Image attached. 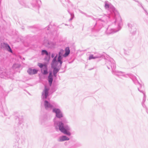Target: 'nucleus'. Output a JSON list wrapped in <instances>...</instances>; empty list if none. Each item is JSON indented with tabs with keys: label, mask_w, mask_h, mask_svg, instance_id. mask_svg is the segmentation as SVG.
<instances>
[{
	"label": "nucleus",
	"mask_w": 148,
	"mask_h": 148,
	"mask_svg": "<svg viewBox=\"0 0 148 148\" xmlns=\"http://www.w3.org/2000/svg\"><path fill=\"white\" fill-rule=\"evenodd\" d=\"M49 88L45 87L44 92L42 93V98L44 101V105L45 110H52V112L55 113L56 117L59 119L57 120L56 119H54V125L56 129H59V130L64 134L70 136L71 134V128L68 124V121L66 118L64 116V114L61 110L59 108V105L55 102H52L51 103L45 100L49 96Z\"/></svg>",
	"instance_id": "1"
},
{
	"label": "nucleus",
	"mask_w": 148,
	"mask_h": 148,
	"mask_svg": "<svg viewBox=\"0 0 148 148\" xmlns=\"http://www.w3.org/2000/svg\"><path fill=\"white\" fill-rule=\"evenodd\" d=\"M104 3L105 9L111 11V13L112 15H109L108 16L105 15L102 18L99 19L97 21L93 27L92 28V32L98 31L101 28L102 26L103 25H105L107 22L108 20L110 19L111 18L114 17L116 15L119 14L115 11V8L110 3L106 1Z\"/></svg>",
	"instance_id": "2"
},
{
	"label": "nucleus",
	"mask_w": 148,
	"mask_h": 148,
	"mask_svg": "<svg viewBox=\"0 0 148 148\" xmlns=\"http://www.w3.org/2000/svg\"><path fill=\"white\" fill-rule=\"evenodd\" d=\"M112 19V20L111 22L112 23L108 26L106 32V34L108 35L114 34L120 30L121 28L122 21L120 16L119 14L116 15L114 17L111 18L108 21ZM108 22V21L105 25H103L102 26L101 28L103 26L105 25Z\"/></svg>",
	"instance_id": "3"
},
{
	"label": "nucleus",
	"mask_w": 148,
	"mask_h": 148,
	"mask_svg": "<svg viewBox=\"0 0 148 148\" xmlns=\"http://www.w3.org/2000/svg\"><path fill=\"white\" fill-rule=\"evenodd\" d=\"M106 64L108 69L111 68L112 69V73L117 76H122L125 77H130L129 75L125 74V73L121 71L115 70L116 68L115 62L114 60L111 58H108L106 61Z\"/></svg>",
	"instance_id": "4"
},
{
	"label": "nucleus",
	"mask_w": 148,
	"mask_h": 148,
	"mask_svg": "<svg viewBox=\"0 0 148 148\" xmlns=\"http://www.w3.org/2000/svg\"><path fill=\"white\" fill-rule=\"evenodd\" d=\"M20 126L19 125L18 127L14 129L15 140L16 142L17 143L18 145L19 144H23L25 140V138L23 135H20L21 130Z\"/></svg>",
	"instance_id": "5"
},
{
	"label": "nucleus",
	"mask_w": 148,
	"mask_h": 148,
	"mask_svg": "<svg viewBox=\"0 0 148 148\" xmlns=\"http://www.w3.org/2000/svg\"><path fill=\"white\" fill-rule=\"evenodd\" d=\"M65 53L64 54V51L63 50L61 49L59 52L58 58L63 59V57H66L69 54L70 51L69 47L66 48L65 49Z\"/></svg>",
	"instance_id": "6"
},
{
	"label": "nucleus",
	"mask_w": 148,
	"mask_h": 148,
	"mask_svg": "<svg viewBox=\"0 0 148 148\" xmlns=\"http://www.w3.org/2000/svg\"><path fill=\"white\" fill-rule=\"evenodd\" d=\"M58 54H56L55 57L53 59L51 63L55 65H56L57 66L59 63L60 64L58 66V68L60 69L61 67L63 62L62 61V59L58 58L57 60V58L58 57Z\"/></svg>",
	"instance_id": "7"
},
{
	"label": "nucleus",
	"mask_w": 148,
	"mask_h": 148,
	"mask_svg": "<svg viewBox=\"0 0 148 148\" xmlns=\"http://www.w3.org/2000/svg\"><path fill=\"white\" fill-rule=\"evenodd\" d=\"M127 25L131 33L133 35L135 34L136 32V28L134 23L132 22H129L128 23Z\"/></svg>",
	"instance_id": "8"
},
{
	"label": "nucleus",
	"mask_w": 148,
	"mask_h": 148,
	"mask_svg": "<svg viewBox=\"0 0 148 148\" xmlns=\"http://www.w3.org/2000/svg\"><path fill=\"white\" fill-rule=\"evenodd\" d=\"M38 65L41 68H43V74L44 75L47 74L48 72L47 71V65L46 64H43L41 63H38Z\"/></svg>",
	"instance_id": "9"
},
{
	"label": "nucleus",
	"mask_w": 148,
	"mask_h": 148,
	"mask_svg": "<svg viewBox=\"0 0 148 148\" xmlns=\"http://www.w3.org/2000/svg\"><path fill=\"white\" fill-rule=\"evenodd\" d=\"M41 4V1L40 0H33L32 3L33 7H36L37 9L39 8Z\"/></svg>",
	"instance_id": "10"
},
{
	"label": "nucleus",
	"mask_w": 148,
	"mask_h": 148,
	"mask_svg": "<svg viewBox=\"0 0 148 148\" xmlns=\"http://www.w3.org/2000/svg\"><path fill=\"white\" fill-rule=\"evenodd\" d=\"M38 70L34 69H32L31 68H29L27 70V72L29 75H34L37 73Z\"/></svg>",
	"instance_id": "11"
},
{
	"label": "nucleus",
	"mask_w": 148,
	"mask_h": 148,
	"mask_svg": "<svg viewBox=\"0 0 148 148\" xmlns=\"http://www.w3.org/2000/svg\"><path fill=\"white\" fill-rule=\"evenodd\" d=\"M51 67L53 69V73H57L60 68H57L56 65H54L52 63L51 64Z\"/></svg>",
	"instance_id": "12"
},
{
	"label": "nucleus",
	"mask_w": 148,
	"mask_h": 148,
	"mask_svg": "<svg viewBox=\"0 0 148 148\" xmlns=\"http://www.w3.org/2000/svg\"><path fill=\"white\" fill-rule=\"evenodd\" d=\"M3 47L5 50H7L8 51L10 52L11 53H13L12 49H11L10 46L8 44L4 43H3Z\"/></svg>",
	"instance_id": "13"
},
{
	"label": "nucleus",
	"mask_w": 148,
	"mask_h": 148,
	"mask_svg": "<svg viewBox=\"0 0 148 148\" xmlns=\"http://www.w3.org/2000/svg\"><path fill=\"white\" fill-rule=\"evenodd\" d=\"M48 80L50 86H51L53 81V75L51 72H49Z\"/></svg>",
	"instance_id": "14"
},
{
	"label": "nucleus",
	"mask_w": 148,
	"mask_h": 148,
	"mask_svg": "<svg viewBox=\"0 0 148 148\" xmlns=\"http://www.w3.org/2000/svg\"><path fill=\"white\" fill-rule=\"evenodd\" d=\"M69 138L66 136H60L58 139V141L59 142H63L66 140H68Z\"/></svg>",
	"instance_id": "15"
},
{
	"label": "nucleus",
	"mask_w": 148,
	"mask_h": 148,
	"mask_svg": "<svg viewBox=\"0 0 148 148\" xmlns=\"http://www.w3.org/2000/svg\"><path fill=\"white\" fill-rule=\"evenodd\" d=\"M47 44H45V45L47 47L49 48H51L53 47L54 46V43L52 42H50L49 41H47Z\"/></svg>",
	"instance_id": "16"
},
{
	"label": "nucleus",
	"mask_w": 148,
	"mask_h": 148,
	"mask_svg": "<svg viewBox=\"0 0 148 148\" xmlns=\"http://www.w3.org/2000/svg\"><path fill=\"white\" fill-rule=\"evenodd\" d=\"M130 78L132 79V80H133V82H134V83L136 85L138 84L140 86V87H141L142 85L136 79V77L135 76H133L132 77H130Z\"/></svg>",
	"instance_id": "17"
},
{
	"label": "nucleus",
	"mask_w": 148,
	"mask_h": 148,
	"mask_svg": "<svg viewBox=\"0 0 148 148\" xmlns=\"http://www.w3.org/2000/svg\"><path fill=\"white\" fill-rule=\"evenodd\" d=\"M41 54L42 55H45L46 56H49L51 55L50 52H48L46 50H43L41 51Z\"/></svg>",
	"instance_id": "18"
},
{
	"label": "nucleus",
	"mask_w": 148,
	"mask_h": 148,
	"mask_svg": "<svg viewBox=\"0 0 148 148\" xmlns=\"http://www.w3.org/2000/svg\"><path fill=\"white\" fill-rule=\"evenodd\" d=\"M135 1L137 2H138V6H139L141 7L145 11L146 14H147V12L145 9L144 8H143V7L142 6V3H140L138 1Z\"/></svg>",
	"instance_id": "19"
},
{
	"label": "nucleus",
	"mask_w": 148,
	"mask_h": 148,
	"mask_svg": "<svg viewBox=\"0 0 148 148\" xmlns=\"http://www.w3.org/2000/svg\"><path fill=\"white\" fill-rule=\"evenodd\" d=\"M99 57H95L93 55H90L88 58L89 60H91L92 59H95L96 58H98Z\"/></svg>",
	"instance_id": "20"
},
{
	"label": "nucleus",
	"mask_w": 148,
	"mask_h": 148,
	"mask_svg": "<svg viewBox=\"0 0 148 148\" xmlns=\"http://www.w3.org/2000/svg\"><path fill=\"white\" fill-rule=\"evenodd\" d=\"M68 11L69 12V14H70V15H71V18L69 20V21H71L74 18V14L73 13H71L68 10Z\"/></svg>",
	"instance_id": "21"
},
{
	"label": "nucleus",
	"mask_w": 148,
	"mask_h": 148,
	"mask_svg": "<svg viewBox=\"0 0 148 148\" xmlns=\"http://www.w3.org/2000/svg\"><path fill=\"white\" fill-rule=\"evenodd\" d=\"M50 55L46 56L45 58V60L47 61H49L50 59Z\"/></svg>",
	"instance_id": "22"
},
{
	"label": "nucleus",
	"mask_w": 148,
	"mask_h": 148,
	"mask_svg": "<svg viewBox=\"0 0 148 148\" xmlns=\"http://www.w3.org/2000/svg\"><path fill=\"white\" fill-rule=\"evenodd\" d=\"M18 67L19 65L16 64H14L12 66V68L14 69H15L17 68H18Z\"/></svg>",
	"instance_id": "23"
},
{
	"label": "nucleus",
	"mask_w": 148,
	"mask_h": 148,
	"mask_svg": "<svg viewBox=\"0 0 148 148\" xmlns=\"http://www.w3.org/2000/svg\"><path fill=\"white\" fill-rule=\"evenodd\" d=\"M79 12H80L81 13H82V14H84L87 17H90V16H89L88 15H87L86 13L83 12H82V11H81V10H79Z\"/></svg>",
	"instance_id": "24"
},
{
	"label": "nucleus",
	"mask_w": 148,
	"mask_h": 148,
	"mask_svg": "<svg viewBox=\"0 0 148 148\" xmlns=\"http://www.w3.org/2000/svg\"><path fill=\"white\" fill-rule=\"evenodd\" d=\"M146 97V96L145 94H144V95L143 98V102H145V101Z\"/></svg>",
	"instance_id": "25"
},
{
	"label": "nucleus",
	"mask_w": 148,
	"mask_h": 148,
	"mask_svg": "<svg viewBox=\"0 0 148 148\" xmlns=\"http://www.w3.org/2000/svg\"><path fill=\"white\" fill-rule=\"evenodd\" d=\"M138 90L140 92L142 93L144 95V94H145V92L143 90H140L139 88H138Z\"/></svg>",
	"instance_id": "26"
},
{
	"label": "nucleus",
	"mask_w": 148,
	"mask_h": 148,
	"mask_svg": "<svg viewBox=\"0 0 148 148\" xmlns=\"http://www.w3.org/2000/svg\"><path fill=\"white\" fill-rule=\"evenodd\" d=\"M102 55L101 54H98L97 55L95 56V57H99L98 58L101 57Z\"/></svg>",
	"instance_id": "27"
},
{
	"label": "nucleus",
	"mask_w": 148,
	"mask_h": 148,
	"mask_svg": "<svg viewBox=\"0 0 148 148\" xmlns=\"http://www.w3.org/2000/svg\"><path fill=\"white\" fill-rule=\"evenodd\" d=\"M55 54L54 53H52L51 54V57L52 58H54L55 56Z\"/></svg>",
	"instance_id": "28"
},
{
	"label": "nucleus",
	"mask_w": 148,
	"mask_h": 148,
	"mask_svg": "<svg viewBox=\"0 0 148 148\" xmlns=\"http://www.w3.org/2000/svg\"><path fill=\"white\" fill-rule=\"evenodd\" d=\"M53 76L55 77H56L57 76V73H53Z\"/></svg>",
	"instance_id": "29"
},
{
	"label": "nucleus",
	"mask_w": 148,
	"mask_h": 148,
	"mask_svg": "<svg viewBox=\"0 0 148 148\" xmlns=\"http://www.w3.org/2000/svg\"><path fill=\"white\" fill-rule=\"evenodd\" d=\"M22 121H20L19 122V124L21 125V123H22Z\"/></svg>",
	"instance_id": "30"
},
{
	"label": "nucleus",
	"mask_w": 148,
	"mask_h": 148,
	"mask_svg": "<svg viewBox=\"0 0 148 148\" xmlns=\"http://www.w3.org/2000/svg\"><path fill=\"white\" fill-rule=\"evenodd\" d=\"M47 29L48 30H49V27H47Z\"/></svg>",
	"instance_id": "31"
},
{
	"label": "nucleus",
	"mask_w": 148,
	"mask_h": 148,
	"mask_svg": "<svg viewBox=\"0 0 148 148\" xmlns=\"http://www.w3.org/2000/svg\"><path fill=\"white\" fill-rule=\"evenodd\" d=\"M24 26H22V28L23 29H24Z\"/></svg>",
	"instance_id": "32"
},
{
	"label": "nucleus",
	"mask_w": 148,
	"mask_h": 148,
	"mask_svg": "<svg viewBox=\"0 0 148 148\" xmlns=\"http://www.w3.org/2000/svg\"><path fill=\"white\" fill-rule=\"evenodd\" d=\"M78 145V147H79V146H80V144H79Z\"/></svg>",
	"instance_id": "33"
},
{
	"label": "nucleus",
	"mask_w": 148,
	"mask_h": 148,
	"mask_svg": "<svg viewBox=\"0 0 148 148\" xmlns=\"http://www.w3.org/2000/svg\"><path fill=\"white\" fill-rule=\"evenodd\" d=\"M147 21L148 23V19L147 20Z\"/></svg>",
	"instance_id": "34"
},
{
	"label": "nucleus",
	"mask_w": 148,
	"mask_h": 148,
	"mask_svg": "<svg viewBox=\"0 0 148 148\" xmlns=\"http://www.w3.org/2000/svg\"><path fill=\"white\" fill-rule=\"evenodd\" d=\"M134 1H136V0H134Z\"/></svg>",
	"instance_id": "35"
}]
</instances>
